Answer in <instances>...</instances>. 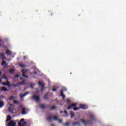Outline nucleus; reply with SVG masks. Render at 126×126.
<instances>
[{
	"mask_svg": "<svg viewBox=\"0 0 126 126\" xmlns=\"http://www.w3.org/2000/svg\"><path fill=\"white\" fill-rule=\"evenodd\" d=\"M7 126H16V123L13 120H11L7 125Z\"/></svg>",
	"mask_w": 126,
	"mask_h": 126,
	"instance_id": "f257e3e1",
	"label": "nucleus"
},
{
	"mask_svg": "<svg viewBox=\"0 0 126 126\" xmlns=\"http://www.w3.org/2000/svg\"><path fill=\"white\" fill-rule=\"evenodd\" d=\"M27 71V69H23V70H22V72H23L22 76H23L24 77H26V78H28V75H25Z\"/></svg>",
	"mask_w": 126,
	"mask_h": 126,
	"instance_id": "f03ea898",
	"label": "nucleus"
},
{
	"mask_svg": "<svg viewBox=\"0 0 126 126\" xmlns=\"http://www.w3.org/2000/svg\"><path fill=\"white\" fill-rule=\"evenodd\" d=\"M32 98L33 99V100H35L36 102H39V101H40V96L39 95L36 96L33 95L32 96Z\"/></svg>",
	"mask_w": 126,
	"mask_h": 126,
	"instance_id": "7ed1b4c3",
	"label": "nucleus"
},
{
	"mask_svg": "<svg viewBox=\"0 0 126 126\" xmlns=\"http://www.w3.org/2000/svg\"><path fill=\"white\" fill-rule=\"evenodd\" d=\"M77 105V103H73L71 105H69V106L67 109V110H70V109H72V108H74Z\"/></svg>",
	"mask_w": 126,
	"mask_h": 126,
	"instance_id": "20e7f679",
	"label": "nucleus"
},
{
	"mask_svg": "<svg viewBox=\"0 0 126 126\" xmlns=\"http://www.w3.org/2000/svg\"><path fill=\"white\" fill-rule=\"evenodd\" d=\"M81 122H82L83 123V124H84V125L85 126H86L87 125H88V124H89V123H90V122H89V121L87 120V121H85V120H84V119H81Z\"/></svg>",
	"mask_w": 126,
	"mask_h": 126,
	"instance_id": "39448f33",
	"label": "nucleus"
},
{
	"mask_svg": "<svg viewBox=\"0 0 126 126\" xmlns=\"http://www.w3.org/2000/svg\"><path fill=\"white\" fill-rule=\"evenodd\" d=\"M80 109H83L84 110H85L86 109H88V106L86 105L81 104L80 105Z\"/></svg>",
	"mask_w": 126,
	"mask_h": 126,
	"instance_id": "423d86ee",
	"label": "nucleus"
},
{
	"mask_svg": "<svg viewBox=\"0 0 126 126\" xmlns=\"http://www.w3.org/2000/svg\"><path fill=\"white\" fill-rule=\"evenodd\" d=\"M8 110L9 112H12L13 111V105L12 104H9Z\"/></svg>",
	"mask_w": 126,
	"mask_h": 126,
	"instance_id": "0eeeda50",
	"label": "nucleus"
},
{
	"mask_svg": "<svg viewBox=\"0 0 126 126\" xmlns=\"http://www.w3.org/2000/svg\"><path fill=\"white\" fill-rule=\"evenodd\" d=\"M4 106V101L3 100H0V108H2Z\"/></svg>",
	"mask_w": 126,
	"mask_h": 126,
	"instance_id": "6e6552de",
	"label": "nucleus"
},
{
	"mask_svg": "<svg viewBox=\"0 0 126 126\" xmlns=\"http://www.w3.org/2000/svg\"><path fill=\"white\" fill-rule=\"evenodd\" d=\"M53 120V116L50 115L47 117V121H48V122H51Z\"/></svg>",
	"mask_w": 126,
	"mask_h": 126,
	"instance_id": "1a4fd4ad",
	"label": "nucleus"
},
{
	"mask_svg": "<svg viewBox=\"0 0 126 126\" xmlns=\"http://www.w3.org/2000/svg\"><path fill=\"white\" fill-rule=\"evenodd\" d=\"M18 124L19 126H26V125H27V122H25L23 123L22 125L21 124V123L20 122H18Z\"/></svg>",
	"mask_w": 126,
	"mask_h": 126,
	"instance_id": "9d476101",
	"label": "nucleus"
},
{
	"mask_svg": "<svg viewBox=\"0 0 126 126\" xmlns=\"http://www.w3.org/2000/svg\"><path fill=\"white\" fill-rule=\"evenodd\" d=\"M1 65L4 66V68L6 67V66H7V64H6V62L5 61H2V63H1Z\"/></svg>",
	"mask_w": 126,
	"mask_h": 126,
	"instance_id": "9b49d317",
	"label": "nucleus"
},
{
	"mask_svg": "<svg viewBox=\"0 0 126 126\" xmlns=\"http://www.w3.org/2000/svg\"><path fill=\"white\" fill-rule=\"evenodd\" d=\"M28 94H29V92H26L25 94L23 95H20V97L21 98H23V97H25V96H27V95H28Z\"/></svg>",
	"mask_w": 126,
	"mask_h": 126,
	"instance_id": "f8f14e48",
	"label": "nucleus"
},
{
	"mask_svg": "<svg viewBox=\"0 0 126 126\" xmlns=\"http://www.w3.org/2000/svg\"><path fill=\"white\" fill-rule=\"evenodd\" d=\"M38 85L40 86V87H45V84L41 82H38Z\"/></svg>",
	"mask_w": 126,
	"mask_h": 126,
	"instance_id": "ddd939ff",
	"label": "nucleus"
},
{
	"mask_svg": "<svg viewBox=\"0 0 126 126\" xmlns=\"http://www.w3.org/2000/svg\"><path fill=\"white\" fill-rule=\"evenodd\" d=\"M22 113L23 115H26V108H23L22 110Z\"/></svg>",
	"mask_w": 126,
	"mask_h": 126,
	"instance_id": "4468645a",
	"label": "nucleus"
},
{
	"mask_svg": "<svg viewBox=\"0 0 126 126\" xmlns=\"http://www.w3.org/2000/svg\"><path fill=\"white\" fill-rule=\"evenodd\" d=\"M0 56L2 58V60H5L6 59V57H5V56H4V54L3 53H1Z\"/></svg>",
	"mask_w": 126,
	"mask_h": 126,
	"instance_id": "2eb2a0df",
	"label": "nucleus"
},
{
	"mask_svg": "<svg viewBox=\"0 0 126 126\" xmlns=\"http://www.w3.org/2000/svg\"><path fill=\"white\" fill-rule=\"evenodd\" d=\"M91 121H94L95 120V117L93 114H91L90 116Z\"/></svg>",
	"mask_w": 126,
	"mask_h": 126,
	"instance_id": "dca6fc26",
	"label": "nucleus"
},
{
	"mask_svg": "<svg viewBox=\"0 0 126 126\" xmlns=\"http://www.w3.org/2000/svg\"><path fill=\"white\" fill-rule=\"evenodd\" d=\"M11 120V116L10 115H9L7 116V119L6 120V122H9Z\"/></svg>",
	"mask_w": 126,
	"mask_h": 126,
	"instance_id": "f3484780",
	"label": "nucleus"
},
{
	"mask_svg": "<svg viewBox=\"0 0 126 126\" xmlns=\"http://www.w3.org/2000/svg\"><path fill=\"white\" fill-rule=\"evenodd\" d=\"M49 97V94H44V96L43 97L44 99L45 100H47L48 99V97Z\"/></svg>",
	"mask_w": 126,
	"mask_h": 126,
	"instance_id": "a211bd4d",
	"label": "nucleus"
},
{
	"mask_svg": "<svg viewBox=\"0 0 126 126\" xmlns=\"http://www.w3.org/2000/svg\"><path fill=\"white\" fill-rule=\"evenodd\" d=\"M6 53L7 56H10L11 55V54H12L11 53V51H9L8 50H7L6 51Z\"/></svg>",
	"mask_w": 126,
	"mask_h": 126,
	"instance_id": "6ab92c4d",
	"label": "nucleus"
},
{
	"mask_svg": "<svg viewBox=\"0 0 126 126\" xmlns=\"http://www.w3.org/2000/svg\"><path fill=\"white\" fill-rule=\"evenodd\" d=\"M60 92H61V96H62V97H63V98H65V95L63 94V90H62Z\"/></svg>",
	"mask_w": 126,
	"mask_h": 126,
	"instance_id": "aec40b11",
	"label": "nucleus"
},
{
	"mask_svg": "<svg viewBox=\"0 0 126 126\" xmlns=\"http://www.w3.org/2000/svg\"><path fill=\"white\" fill-rule=\"evenodd\" d=\"M40 107L41 109H47V107L46 106L45 104H41L40 105Z\"/></svg>",
	"mask_w": 126,
	"mask_h": 126,
	"instance_id": "412c9836",
	"label": "nucleus"
},
{
	"mask_svg": "<svg viewBox=\"0 0 126 126\" xmlns=\"http://www.w3.org/2000/svg\"><path fill=\"white\" fill-rule=\"evenodd\" d=\"M70 114L71 115V118H73V117L75 116V114L73 111H70Z\"/></svg>",
	"mask_w": 126,
	"mask_h": 126,
	"instance_id": "4be33fe9",
	"label": "nucleus"
},
{
	"mask_svg": "<svg viewBox=\"0 0 126 126\" xmlns=\"http://www.w3.org/2000/svg\"><path fill=\"white\" fill-rule=\"evenodd\" d=\"M1 90L2 91H5V92L8 91V90H7V89L5 88V87H2Z\"/></svg>",
	"mask_w": 126,
	"mask_h": 126,
	"instance_id": "5701e85b",
	"label": "nucleus"
},
{
	"mask_svg": "<svg viewBox=\"0 0 126 126\" xmlns=\"http://www.w3.org/2000/svg\"><path fill=\"white\" fill-rule=\"evenodd\" d=\"M72 125H73V126H76L77 125L80 126V123H79V122H73L72 123Z\"/></svg>",
	"mask_w": 126,
	"mask_h": 126,
	"instance_id": "b1692460",
	"label": "nucleus"
},
{
	"mask_svg": "<svg viewBox=\"0 0 126 126\" xmlns=\"http://www.w3.org/2000/svg\"><path fill=\"white\" fill-rule=\"evenodd\" d=\"M19 84L10 85V86H13L14 87H18Z\"/></svg>",
	"mask_w": 126,
	"mask_h": 126,
	"instance_id": "393cba45",
	"label": "nucleus"
},
{
	"mask_svg": "<svg viewBox=\"0 0 126 126\" xmlns=\"http://www.w3.org/2000/svg\"><path fill=\"white\" fill-rule=\"evenodd\" d=\"M6 86H8V87H10V83L8 82V81H7V83H6Z\"/></svg>",
	"mask_w": 126,
	"mask_h": 126,
	"instance_id": "a878e982",
	"label": "nucleus"
},
{
	"mask_svg": "<svg viewBox=\"0 0 126 126\" xmlns=\"http://www.w3.org/2000/svg\"><path fill=\"white\" fill-rule=\"evenodd\" d=\"M53 119L54 121H59V118H58V116H54Z\"/></svg>",
	"mask_w": 126,
	"mask_h": 126,
	"instance_id": "bb28decb",
	"label": "nucleus"
},
{
	"mask_svg": "<svg viewBox=\"0 0 126 126\" xmlns=\"http://www.w3.org/2000/svg\"><path fill=\"white\" fill-rule=\"evenodd\" d=\"M14 104H19V100H14L13 101Z\"/></svg>",
	"mask_w": 126,
	"mask_h": 126,
	"instance_id": "cd10ccee",
	"label": "nucleus"
},
{
	"mask_svg": "<svg viewBox=\"0 0 126 126\" xmlns=\"http://www.w3.org/2000/svg\"><path fill=\"white\" fill-rule=\"evenodd\" d=\"M2 78L5 79V80H7V81L8 80V78H7V77H6V76H3L2 77Z\"/></svg>",
	"mask_w": 126,
	"mask_h": 126,
	"instance_id": "c85d7f7f",
	"label": "nucleus"
},
{
	"mask_svg": "<svg viewBox=\"0 0 126 126\" xmlns=\"http://www.w3.org/2000/svg\"><path fill=\"white\" fill-rule=\"evenodd\" d=\"M10 73H13L14 72V69H11L9 70Z\"/></svg>",
	"mask_w": 126,
	"mask_h": 126,
	"instance_id": "c756f323",
	"label": "nucleus"
},
{
	"mask_svg": "<svg viewBox=\"0 0 126 126\" xmlns=\"http://www.w3.org/2000/svg\"><path fill=\"white\" fill-rule=\"evenodd\" d=\"M13 99H14V96L12 95L9 97V100H13Z\"/></svg>",
	"mask_w": 126,
	"mask_h": 126,
	"instance_id": "7c9ffc66",
	"label": "nucleus"
},
{
	"mask_svg": "<svg viewBox=\"0 0 126 126\" xmlns=\"http://www.w3.org/2000/svg\"><path fill=\"white\" fill-rule=\"evenodd\" d=\"M4 98V96L3 95L0 94V100H2Z\"/></svg>",
	"mask_w": 126,
	"mask_h": 126,
	"instance_id": "2f4dec72",
	"label": "nucleus"
},
{
	"mask_svg": "<svg viewBox=\"0 0 126 126\" xmlns=\"http://www.w3.org/2000/svg\"><path fill=\"white\" fill-rule=\"evenodd\" d=\"M79 109H80V107L77 108V107H75L73 108L74 111H77L78 110H79Z\"/></svg>",
	"mask_w": 126,
	"mask_h": 126,
	"instance_id": "473e14b6",
	"label": "nucleus"
},
{
	"mask_svg": "<svg viewBox=\"0 0 126 126\" xmlns=\"http://www.w3.org/2000/svg\"><path fill=\"white\" fill-rule=\"evenodd\" d=\"M24 122H25V119H21V120H20V122L21 123H24Z\"/></svg>",
	"mask_w": 126,
	"mask_h": 126,
	"instance_id": "72a5a7b5",
	"label": "nucleus"
},
{
	"mask_svg": "<svg viewBox=\"0 0 126 126\" xmlns=\"http://www.w3.org/2000/svg\"><path fill=\"white\" fill-rule=\"evenodd\" d=\"M57 107L53 105L52 107H51V110H55V109H56Z\"/></svg>",
	"mask_w": 126,
	"mask_h": 126,
	"instance_id": "f704fd0d",
	"label": "nucleus"
},
{
	"mask_svg": "<svg viewBox=\"0 0 126 126\" xmlns=\"http://www.w3.org/2000/svg\"><path fill=\"white\" fill-rule=\"evenodd\" d=\"M63 126H69V123H65V124H63Z\"/></svg>",
	"mask_w": 126,
	"mask_h": 126,
	"instance_id": "c9c22d12",
	"label": "nucleus"
},
{
	"mask_svg": "<svg viewBox=\"0 0 126 126\" xmlns=\"http://www.w3.org/2000/svg\"><path fill=\"white\" fill-rule=\"evenodd\" d=\"M20 66H21V67H26V65H23L22 64H20Z\"/></svg>",
	"mask_w": 126,
	"mask_h": 126,
	"instance_id": "e433bc0d",
	"label": "nucleus"
},
{
	"mask_svg": "<svg viewBox=\"0 0 126 126\" xmlns=\"http://www.w3.org/2000/svg\"><path fill=\"white\" fill-rule=\"evenodd\" d=\"M0 75H1V71H0ZM2 82V79L0 78V84H1Z\"/></svg>",
	"mask_w": 126,
	"mask_h": 126,
	"instance_id": "4c0bfd02",
	"label": "nucleus"
},
{
	"mask_svg": "<svg viewBox=\"0 0 126 126\" xmlns=\"http://www.w3.org/2000/svg\"><path fill=\"white\" fill-rule=\"evenodd\" d=\"M59 121V123H60V124H63V120H62V119H58Z\"/></svg>",
	"mask_w": 126,
	"mask_h": 126,
	"instance_id": "58836bf2",
	"label": "nucleus"
},
{
	"mask_svg": "<svg viewBox=\"0 0 126 126\" xmlns=\"http://www.w3.org/2000/svg\"><path fill=\"white\" fill-rule=\"evenodd\" d=\"M44 89H45V87H41V92H43V91H44Z\"/></svg>",
	"mask_w": 126,
	"mask_h": 126,
	"instance_id": "ea45409f",
	"label": "nucleus"
},
{
	"mask_svg": "<svg viewBox=\"0 0 126 126\" xmlns=\"http://www.w3.org/2000/svg\"><path fill=\"white\" fill-rule=\"evenodd\" d=\"M52 91L54 92V91H57V89L55 87H54V88L52 89Z\"/></svg>",
	"mask_w": 126,
	"mask_h": 126,
	"instance_id": "a19ab883",
	"label": "nucleus"
},
{
	"mask_svg": "<svg viewBox=\"0 0 126 126\" xmlns=\"http://www.w3.org/2000/svg\"><path fill=\"white\" fill-rule=\"evenodd\" d=\"M2 85H3L4 86H6V83L4 82L2 83Z\"/></svg>",
	"mask_w": 126,
	"mask_h": 126,
	"instance_id": "79ce46f5",
	"label": "nucleus"
},
{
	"mask_svg": "<svg viewBox=\"0 0 126 126\" xmlns=\"http://www.w3.org/2000/svg\"><path fill=\"white\" fill-rule=\"evenodd\" d=\"M34 86V85H33V84H31V85H30V87H31V88H33V87Z\"/></svg>",
	"mask_w": 126,
	"mask_h": 126,
	"instance_id": "37998d69",
	"label": "nucleus"
},
{
	"mask_svg": "<svg viewBox=\"0 0 126 126\" xmlns=\"http://www.w3.org/2000/svg\"><path fill=\"white\" fill-rule=\"evenodd\" d=\"M66 103H67V104L70 103V100L69 99H67Z\"/></svg>",
	"mask_w": 126,
	"mask_h": 126,
	"instance_id": "c03bdc74",
	"label": "nucleus"
},
{
	"mask_svg": "<svg viewBox=\"0 0 126 126\" xmlns=\"http://www.w3.org/2000/svg\"><path fill=\"white\" fill-rule=\"evenodd\" d=\"M64 114L67 115V111H66V110H64Z\"/></svg>",
	"mask_w": 126,
	"mask_h": 126,
	"instance_id": "a18cd8bd",
	"label": "nucleus"
},
{
	"mask_svg": "<svg viewBox=\"0 0 126 126\" xmlns=\"http://www.w3.org/2000/svg\"><path fill=\"white\" fill-rule=\"evenodd\" d=\"M15 77H19V75H16Z\"/></svg>",
	"mask_w": 126,
	"mask_h": 126,
	"instance_id": "49530a36",
	"label": "nucleus"
},
{
	"mask_svg": "<svg viewBox=\"0 0 126 126\" xmlns=\"http://www.w3.org/2000/svg\"><path fill=\"white\" fill-rule=\"evenodd\" d=\"M20 84H21V85H22V82H20L19 83Z\"/></svg>",
	"mask_w": 126,
	"mask_h": 126,
	"instance_id": "de8ad7c7",
	"label": "nucleus"
},
{
	"mask_svg": "<svg viewBox=\"0 0 126 126\" xmlns=\"http://www.w3.org/2000/svg\"><path fill=\"white\" fill-rule=\"evenodd\" d=\"M51 126H55V124H52L51 125Z\"/></svg>",
	"mask_w": 126,
	"mask_h": 126,
	"instance_id": "09e8293b",
	"label": "nucleus"
},
{
	"mask_svg": "<svg viewBox=\"0 0 126 126\" xmlns=\"http://www.w3.org/2000/svg\"><path fill=\"white\" fill-rule=\"evenodd\" d=\"M2 45L1 44H0V47H1Z\"/></svg>",
	"mask_w": 126,
	"mask_h": 126,
	"instance_id": "8fccbe9b",
	"label": "nucleus"
},
{
	"mask_svg": "<svg viewBox=\"0 0 126 126\" xmlns=\"http://www.w3.org/2000/svg\"><path fill=\"white\" fill-rule=\"evenodd\" d=\"M1 42V39H0V43Z\"/></svg>",
	"mask_w": 126,
	"mask_h": 126,
	"instance_id": "3c124183",
	"label": "nucleus"
},
{
	"mask_svg": "<svg viewBox=\"0 0 126 126\" xmlns=\"http://www.w3.org/2000/svg\"><path fill=\"white\" fill-rule=\"evenodd\" d=\"M60 113H63V111H60Z\"/></svg>",
	"mask_w": 126,
	"mask_h": 126,
	"instance_id": "603ef678",
	"label": "nucleus"
}]
</instances>
